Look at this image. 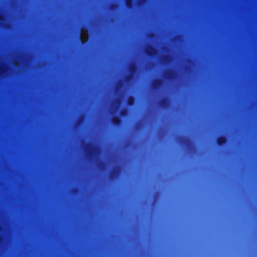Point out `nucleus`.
Segmentation results:
<instances>
[{"label":"nucleus","instance_id":"obj_6","mask_svg":"<svg viewBox=\"0 0 257 257\" xmlns=\"http://www.w3.org/2000/svg\"><path fill=\"white\" fill-rule=\"evenodd\" d=\"M137 67L135 64H132L130 66L129 70L132 75L135 74L137 71Z\"/></svg>","mask_w":257,"mask_h":257},{"label":"nucleus","instance_id":"obj_7","mask_svg":"<svg viewBox=\"0 0 257 257\" xmlns=\"http://www.w3.org/2000/svg\"><path fill=\"white\" fill-rule=\"evenodd\" d=\"M161 106L163 107H166L169 105V101L166 98L163 99L159 103Z\"/></svg>","mask_w":257,"mask_h":257},{"label":"nucleus","instance_id":"obj_5","mask_svg":"<svg viewBox=\"0 0 257 257\" xmlns=\"http://www.w3.org/2000/svg\"><path fill=\"white\" fill-rule=\"evenodd\" d=\"M111 122L115 125H119L121 122V118L118 116H114L111 118Z\"/></svg>","mask_w":257,"mask_h":257},{"label":"nucleus","instance_id":"obj_12","mask_svg":"<svg viewBox=\"0 0 257 257\" xmlns=\"http://www.w3.org/2000/svg\"><path fill=\"white\" fill-rule=\"evenodd\" d=\"M172 75L173 73L171 72H169L165 74V77L168 79L171 78Z\"/></svg>","mask_w":257,"mask_h":257},{"label":"nucleus","instance_id":"obj_11","mask_svg":"<svg viewBox=\"0 0 257 257\" xmlns=\"http://www.w3.org/2000/svg\"><path fill=\"white\" fill-rule=\"evenodd\" d=\"M117 174V169L113 170L111 173V175L113 178L115 177L116 176Z\"/></svg>","mask_w":257,"mask_h":257},{"label":"nucleus","instance_id":"obj_14","mask_svg":"<svg viewBox=\"0 0 257 257\" xmlns=\"http://www.w3.org/2000/svg\"><path fill=\"white\" fill-rule=\"evenodd\" d=\"M4 21V18L3 16L0 15V22H2Z\"/></svg>","mask_w":257,"mask_h":257},{"label":"nucleus","instance_id":"obj_10","mask_svg":"<svg viewBox=\"0 0 257 257\" xmlns=\"http://www.w3.org/2000/svg\"><path fill=\"white\" fill-rule=\"evenodd\" d=\"M120 115L121 116H126L127 115V110L126 109H123L120 112Z\"/></svg>","mask_w":257,"mask_h":257},{"label":"nucleus","instance_id":"obj_2","mask_svg":"<svg viewBox=\"0 0 257 257\" xmlns=\"http://www.w3.org/2000/svg\"><path fill=\"white\" fill-rule=\"evenodd\" d=\"M146 53L150 57H154L157 52V50L152 46L149 45L148 49H146Z\"/></svg>","mask_w":257,"mask_h":257},{"label":"nucleus","instance_id":"obj_8","mask_svg":"<svg viewBox=\"0 0 257 257\" xmlns=\"http://www.w3.org/2000/svg\"><path fill=\"white\" fill-rule=\"evenodd\" d=\"M135 102V98L133 96H130L127 99V104L130 106H133Z\"/></svg>","mask_w":257,"mask_h":257},{"label":"nucleus","instance_id":"obj_4","mask_svg":"<svg viewBox=\"0 0 257 257\" xmlns=\"http://www.w3.org/2000/svg\"><path fill=\"white\" fill-rule=\"evenodd\" d=\"M227 139L225 136L219 137L217 140V144L219 146H222L226 144Z\"/></svg>","mask_w":257,"mask_h":257},{"label":"nucleus","instance_id":"obj_1","mask_svg":"<svg viewBox=\"0 0 257 257\" xmlns=\"http://www.w3.org/2000/svg\"><path fill=\"white\" fill-rule=\"evenodd\" d=\"M86 152L88 156H92L95 152V149L92 144H87L85 147Z\"/></svg>","mask_w":257,"mask_h":257},{"label":"nucleus","instance_id":"obj_13","mask_svg":"<svg viewBox=\"0 0 257 257\" xmlns=\"http://www.w3.org/2000/svg\"><path fill=\"white\" fill-rule=\"evenodd\" d=\"M181 140L182 141V142H189V140L188 139H187L186 138H185V137H182L181 138Z\"/></svg>","mask_w":257,"mask_h":257},{"label":"nucleus","instance_id":"obj_9","mask_svg":"<svg viewBox=\"0 0 257 257\" xmlns=\"http://www.w3.org/2000/svg\"><path fill=\"white\" fill-rule=\"evenodd\" d=\"M125 5L127 8L132 9L134 6L133 0H126Z\"/></svg>","mask_w":257,"mask_h":257},{"label":"nucleus","instance_id":"obj_3","mask_svg":"<svg viewBox=\"0 0 257 257\" xmlns=\"http://www.w3.org/2000/svg\"><path fill=\"white\" fill-rule=\"evenodd\" d=\"M163 84V81L160 79L154 80L152 83V88L153 89L157 90L160 88Z\"/></svg>","mask_w":257,"mask_h":257}]
</instances>
